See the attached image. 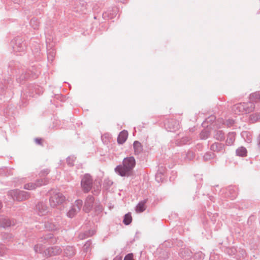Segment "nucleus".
<instances>
[{
    "label": "nucleus",
    "instance_id": "obj_1",
    "mask_svg": "<svg viewBox=\"0 0 260 260\" xmlns=\"http://www.w3.org/2000/svg\"><path fill=\"white\" fill-rule=\"evenodd\" d=\"M135 164V160L133 157L125 158L123 161V166H117L115 168V171L121 176H129Z\"/></svg>",
    "mask_w": 260,
    "mask_h": 260
},
{
    "label": "nucleus",
    "instance_id": "obj_2",
    "mask_svg": "<svg viewBox=\"0 0 260 260\" xmlns=\"http://www.w3.org/2000/svg\"><path fill=\"white\" fill-rule=\"evenodd\" d=\"M65 200L66 198L62 193L53 192L51 194L49 203L51 207H56L62 204Z\"/></svg>",
    "mask_w": 260,
    "mask_h": 260
},
{
    "label": "nucleus",
    "instance_id": "obj_3",
    "mask_svg": "<svg viewBox=\"0 0 260 260\" xmlns=\"http://www.w3.org/2000/svg\"><path fill=\"white\" fill-rule=\"evenodd\" d=\"M11 46L15 52H24L26 49V45L24 40L20 37H17L11 41Z\"/></svg>",
    "mask_w": 260,
    "mask_h": 260
},
{
    "label": "nucleus",
    "instance_id": "obj_4",
    "mask_svg": "<svg viewBox=\"0 0 260 260\" xmlns=\"http://www.w3.org/2000/svg\"><path fill=\"white\" fill-rule=\"evenodd\" d=\"M164 126L168 131L175 132L180 127L179 122L174 118H167L164 122Z\"/></svg>",
    "mask_w": 260,
    "mask_h": 260
},
{
    "label": "nucleus",
    "instance_id": "obj_5",
    "mask_svg": "<svg viewBox=\"0 0 260 260\" xmlns=\"http://www.w3.org/2000/svg\"><path fill=\"white\" fill-rule=\"evenodd\" d=\"M11 196L17 201H21L27 199L29 197V194L24 191H19L17 190H11L10 192Z\"/></svg>",
    "mask_w": 260,
    "mask_h": 260
},
{
    "label": "nucleus",
    "instance_id": "obj_6",
    "mask_svg": "<svg viewBox=\"0 0 260 260\" xmlns=\"http://www.w3.org/2000/svg\"><path fill=\"white\" fill-rule=\"evenodd\" d=\"M82 205V201L81 200H77L75 202L72 208L68 213V216L69 217H73L80 210Z\"/></svg>",
    "mask_w": 260,
    "mask_h": 260
},
{
    "label": "nucleus",
    "instance_id": "obj_7",
    "mask_svg": "<svg viewBox=\"0 0 260 260\" xmlns=\"http://www.w3.org/2000/svg\"><path fill=\"white\" fill-rule=\"evenodd\" d=\"M92 183L91 177L88 175H85L81 181V185L84 191L88 192L90 190Z\"/></svg>",
    "mask_w": 260,
    "mask_h": 260
},
{
    "label": "nucleus",
    "instance_id": "obj_8",
    "mask_svg": "<svg viewBox=\"0 0 260 260\" xmlns=\"http://www.w3.org/2000/svg\"><path fill=\"white\" fill-rule=\"evenodd\" d=\"M243 109V114L249 113L252 112L255 108V105L252 102L241 103Z\"/></svg>",
    "mask_w": 260,
    "mask_h": 260
},
{
    "label": "nucleus",
    "instance_id": "obj_9",
    "mask_svg": "<svg viewBox=\"0 0 260 260\" xmlns=\"http://www.w3.org/2000/svg\"><path fill=\"white\" fill-rule=\"evenodd\" d=\"M46 183V181H43V180H38L37 183H28L24 185V188L27 190H34Z\"/></svg>",
    "mask_w": 260,
    "mask_h": 260
},
{
    "label": "nucleus",
    "instance_id": "obj_10",
    "mask_svg": "<svg viewBox=\"0 0 260 260\" xmlns=\"http://www.w3.org/2000/svg\"><path fill=\"white\" fill-rule=\"evenodd\" d=\"M128 133L126 130H123L118 135L117 141L119 145H122L127 140Z\"/></svg>",
    "mask_w": 260,
    "mask_h": 260
},
{
    "label": "nucleus",
    "instance_id": "obj_11",
    "mask_svg": "<svg viewBox=\"0 0 260 260\" xmlns=\"http://www.w3.org/2000/svg\"><path fill=\"white\" fill-rule=\"evenodd\" d=\"M103 143L105 145H112L114 144V140L111 135L108 133H105L101 137Z\"/></svg>",
    "mask_w": 260,
    "mask_h": 260
},
{
    "label": "nucleus",
    "instance_id": "obj_12",
    "mask_svg": "<svg viewBox=\"0 0 260 260\" xmlns=\"http://www.w3.org/2000/svg\"><path fill=\"white\" fill-rule=\"evenodd\" d=\"M93 201L94 198L92 197H88L87 198L83 208L85 212H88L91 209Z\"/></svg>",
    "mask_w": 260,
    "mask_h": 260
},
{
    "label": "nucleus",
    "instance_id": "obj_13",
    "mask_svg": "<svg viewBox=\"0 0 260 260\" xmlns=\"http://www.w3.org/2000/svg\"><path fill=\"white\" fill-rule=\"evenodd\" d=\"M232 112L235 114L241 115L243 114V109L241 103L237 104L232 106Z\"/></svg>",
    "mask_w": 260,
    "mask_h": 260
},
{
    "label": "nucleus",
    "instance_id": "obj_14",
    "mask_svg": "<svg viewBox=\"0 0 260 260\" xmlns=\"http://www.w3.org/2000/svg\"><path fill=\"white\" fill-rule=\"evenodd\" d=\"M235 132H231L228 134L227 139L226 140V144L227 146H231L234 144L235 140Z\"/></svg>",
    "mask_w": 260,
    "mask_h": 260
},
{
    "label": "nucleus",
    "instance_id": "obj_15",
    "mask_svg": "<svg viewBox=\"0 0 260 260\" xmlns=\"http://www.w3.org/2000/svg\"><path fill=\"white\" fill-rule=\"evenodd\" d=\"M249 99L251 101L255 103L260 102V91H257L249 95Z\"/></svg>",
    "mask_w": 260,
    "mask_h": 260
},
{
    "label": "nucleus",
    "instance_id": "obj_16",
    "mask_svg": "<svg viewBox=\"0 0 260 260\" xmlns=\"http://www.w3.org/2000/svg\"><path fill=\"white\" fill-rule=\"evenodd\" d=\"M214 138L217 140L222 141L224 139V134L220 130L215 131Z\"/></svg>",
    "mask_w": 260,
    "mask_h": 260
},
{
    "label": "nucleus",
    "instance_id": "obj_17",
    "mask_svg": "<svg viewBox=\"0 0 260 260\" xmlns=\"http://www.w3.org/2000/svg\"><path fill=\"white\" fill-rule=\"evenodd\" d=\"M60 252L59 249L53 248L52 247L49 248L45 251V253L46 255L51 256L53 255L57 254Z\"/></svg>",
    "mask_w": 260,
    "mask_h": 260
},
{
    "label": "nucleus",
    "instance_id": "obj_18",
    "mask_svg": "<svg viewBox=\"0 0 260 260\" xmlns=\"http://www.w3.org/2000/svg\"><path fill=\"white\" fill-rule=\"evenodd\" d=\"M191 139L187 137H182L180 141H177V144L178 145H190L191 144Z\"/></svg>",
    "mask_w": 260,
    "mask_h": 260
},
{
    "label": "nucleus",
    "instance_id": "obj_19",
    "mask_svg": "<svg viewBox=\"0 0 260 260\" xmlns=\"http://www.w3.org/2000/svg\"><path fill=\"white\" fill-rule=\"evenodd\" d=\"M146 201L140 202L136 207V211L137 213H141L144 211L146 209Z\"/></svg>",
    "mask_w": 260,
    "mask_h": 260
},
{
    "label": "nucleus",
    "instance_id": "obj_20",
    "mask_svg": "<svg viewBox=\"0 0 260 260\" xmlns=\"http://www.w3.org/2000/svg\"><path fill=\"white\" fill-rule=\"evenodd\" d=\"M249 120L251 123L260 121V113H255L251 114L249 117Z\"/></svg>",
    "mask_w": 260,
    "mask_h": 260
},
{
    "label": "nucleus",
    "instance_id": "obj_21",
    "mask_svg": "<svg viewBox=\"0 0 260 260\" xmlns=\"http://www.w3.org/2000/svg\"><path fill=\"white\" fill-rule=\"evenodd\" d=\"M40 22L39 20L36 18H33L30 20V24L35 29H38L40 26Z\"/></svg>",
    "mask_w": 260,
    "mask_h": 260
},
{
    "label": "nucleus",
    "instance_id": "obj_22",
    "mask_svg": "<svg viewBox=\"0 0 260 260\" xmlns=\"http://www.w3.org/2000/svg\"><path fill=\"white\" fill-rule=\"evenodd\" d=\"M236 153L238 155L244 156L246 155L247 150L245 147H238V148L236 150Z\"/></svg>",
    "mask_w": 260,
    "mask_h": 260
},
{
    "label": "nucleus",
    "instance_id": "obj_23",
    "mask_svg": "<svg viewBox=\"0 0 260 260\" xmlns=\"http://www.w3.org/2000/svg\"><path fill=\"white\" fill-rule=\"evenodd\" d=\"M209 133L208 129H203L200 133V138L203 140L206 139L209 136Z\"/></svg>",
    "mask_w": 260,
    "mask_h": 260
},
{
    "label": "nucleus",
    "instance_id": "obj_24",
    "mask_svg": "<svg viewBox=\"0 0 260 260\" xmlns=\"http://www.w3.org/2000/svg\"><path fill=\"white\" fill-rule=\"evenodd\" d=\"M132 220V217L130 213H127L124 216L123 222L125 224H129Z\"/></svg>",
    "mask_w": 260,
    "mask_h": 260
},
{
    "label": "nucleus",
    "instance_id": "obj_25",
    "mask_svg": "<svg viewBox=\"0 0 260 260\" xmlns=\"http://www.w3.org/2000/svg\"><path fill=\"white\" fill-rule=\"evenodd\" d=\"M222 122H223V120H221L220 121V123H221L222 125H223V124L226 125L228 127H231L235 123V121L233 119H228L225 121V122L224 123H223Z\"/></svg>",
    "mask_w": 260,
    "mask_h": 260
},
{
    "label": "nucleus",
    "instance_id": "obj_26",
    "mask_svg": "<svg viewBox=\"0 0 260 260\" xmlns=\"http://www.w3.org/2000/svg\"><path fill=\"white\" fill-rule=\"evenodd\" d=\"M124 260H135L134 258V255L133 253H129L127 254L124 258Z\"/></svg>",
    "mask_w": 260,
    "mask_h": 260
},
{
    "label": "nucleus",
    "instance_id": "obj_27",
    "mask_svg": "<svg viewBox=\"0 0 260 260\" xmlns=\"http://www.w3.org/2000/svg\"><path fill=\"white\" fill-rule=\"evenodd\" d=\"M35 141L36 142V144L38 145H43V139L39 138H36L35 139Z\"/></svg>",
    "mask_w": 260,
    "mask_h": 260
},
{
    "label": "nucleus",
    "instance_id": "obj_28",
    "mask_svg": "<svg viewBox=\"0 0 260 260\" xmlns=\"http://www.w3.org/2000/svg\"><path fill=\"white\" fill-rule=\"evenodd\" d=\"M133 146H141V144L139 141H135L134 142Z\"/></svg>",
    "mask_w": 260,
    "mask_h": 260
},
{
    "label": "nucleus",
    "instance_id": "obj_29",
    "mask_svg": "<svg viewBox=\"0 0 260 260\" xmlns=\"http://www.w3.org/2000/svg\"><path fill=\"white\" fill-rule=\"evenodd\" d=\"M244 135H248V133L246 132H243V136H244Z\"/></svg>",
    "mask_w": 260,
    "mask_h": 260
},
{
    "label": "nucleus",
    "instance_id": "obj_30",
    "mask_svg": "<svg viewBox=\"0 0 260 260\" xmlns=\"http://www.w3.org/2000/svg\"><path fill=\"white\" fill-rule=\"evenodd\" d=\"M114 260H121V258L120 257H119V258H115Z\"/></svg>",
    "mask_w": 260,
    "mask_h": 260
},
{
    "label": "nucleus",
    "instance_id": "obj_31",
    "mask_svg": "<svg viewBox=\"0 0 260 260\" xmlns=\"http://www.w3.org/2000/svg\"><path fill=\"white\" fill-rule=\"evenodd\" d=\"M216 127L218 128L221 127V126H220V125H218V124H217Z\"/></svg>",
    "mask_w": 260,
    "mask_h": 260
},
{
    "label": "nucleus",
    "instance_id": "obj_32",
    "mask_svg": "<svg viewBox=\"0 0 260 260\" xmlns=\"http://www.w3.org/2000/svg\"><path fill=\"white\" fill-rule=\"evenodd\" d=\"M2 207V203L1 202H0V209L1 208V207Z\"/></svg>",
    "mask_w": 260,
    "mask_h": 260
},
{
    "label": "nucleus",
    "instance_id": "obj_33",
    "mask_svg": "<svg viewBox=\"0 0 260 260\" xmlns=\"http://www.w3.org/2000/svg\"><path fill=\"white\" fill-rule=\"evenodd\" d=\"M119 1H120V2H123L124 0H118Z\"/></svg>",
    "mask_w": 260,
    "mask_h": 260
},
{
    "label": "nucleus",
    "instance_id": "obj_34",
    "mask_svg": "<svg viewBox=\"0 0 260 260\" xmlns=\"http://www.w3.org/2000/svg\"><path fill=\"white\" fill-rule=\"evenodd\" d=\"M21 79L23 80L24 79V78H21Z\"/></svg>",
    "mask_w": 260,
    "mask_h": 260
},
{
    "label": "nucleus",
    "instance_id": "obj_35",
    "mask_svg": "<svg viewBox=\"0 0 260 260\" xmlns=\"http://www.w3.org/2000/svg\"><path fill=\"white\" fill-rule=\"evenodd\" d=\"M259 144L260 145V137H259Z\"/></svg>",
    "mask_w": 260,
    "mask_h": 260
}]
</instances>
